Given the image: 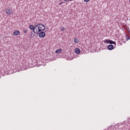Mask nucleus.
Returning <instances> with one entry per match:
<instances>
[{
  "label": "nucleus",
  "mask_w": 130,
  "mask_h": 130,
  "mask_svg": "<svg viewBox=\"0 0 130 130\" xmlns=\"http://www.w3.org/2000/svg\"><path fill=\"white\" fill-rule=\"evenodd\" d=\"M38 29V32H41L42 31H44V30H45V26L44 25V24L42 23H40Z\"/></svg>",
  "instance_id": "1"
},
{
  "label": "nucleus",
  "mask_w": 130,
  "mask_h": 130,
  "mask_svg": "<svg viewBox=\"0 0 130 130\" xmlns=\"http://www.w3.org/2000/svg\"><path fill=\"white\" fill-rule=\"evenodd\" d=\"M104 42L105 43H107V44L109 43L111 45V44H114L115 46V45H116V43L115 42L111 40H105L104 41Z\"/></svg>",
  "instance_id": "2"
},
{
  "label": "nucleus",
  "mask_w": 130,
  "mask_h": 130,
  "mask_svg": "<svg viewBox=\"0 0 130 130\" xmlns=\"http://www.w3.org/2000/svg\"><path fill=\"white\" fill-rule=\"evenodd\" d=\"M29 28L30 29V30H31V31H32V32H34L35 34H37V32L35 31V27L34 25H29Z\"/></svg>",
  "instance_id": "3"
},
{
  "label": "nucleus",
  "mask_w": 130,
  "mask_h": 130,
  "mask_svg": "<svg viewBox=\"0 0 130 130\" xmlns=\"http://www.w3.org/2000/svg\"><path fill=\"white\" fill-rule=\"evenodd\" d=\"M45 32L44 31H40L39 33V36L40 37V38H44V37H45Z\"/></svg>",
  "instance_id": "4"
},
{
  "label": "nucleus",
  "mask_w": 130,
  "mask_h": 130,
  "mask_svg": "<svg viewBox=\"0 0 130 130\" xmlns=\"http://www.w3.org/2000/svg\"><path fill=\"white\" fill-rule=\"evenodd\" d=\"M6 13L7 15H9V16L11 15V14L12 13V11L10 8H7L6 10Z\"/></svg>",
  "instance_id": "5"
},
{
  "label": "nucleus",
  "mask_w": 130,
  "mask_h": 130,
  "mask_svg": "<svg viewBox=\"0 0 130 130\" xmlns=\"http://www.w3.org/2000/svg\"><path fill=\"white\" fill-rule=\"evenodd\" d=\"M107 48L109 50H113V49H114V46L113 45H109Z\"/></svg>",
  "instance_id": "6"
},
{
  "label": "nucleus",
  "mask_w": 130,
  "mask_h": 130,
  "mask_svg": "<svg viewBox=\"0 0 130 130\" xmlns=\"http://www.w3.org/2000/svg\"><path fill=\"white\" fill-rule=\"evenodd\" d=\"M13 35L15 36H18V35H20V31L19 30H15L13 32Z\"/></svg>",
  "instance_id": "7"
},
{
  "label": "nucleus",
  "mask_w": 130,
  "mask_h": 130,
  "mask_svg": "<svg viewBox=\"0 0 130 130\" xmlns=\"http://www.w3.org/2000/svg\"><path fill=\"white\" fill-rule=\"evenodd\" d=\"M75 53H76V54H79V53H80V52H81V50H80V49L79 48H76L75 50Z\"/></svg>",
  "instance_id": "8"
},
{
  "label": "nucleus",
  "mask_w": 130,
  "mask_h": 130,
  "mask_svg": "<svg viewBox=\"0 0 130 130\" xmlns=\"http://www.w3.org/2000/svg\"><path fill=\"white\" fill-rule=\"evenodd\" d=\"M60 51H61V49H57L55 51V53H60Z\"/></svg>",
  "instance_id": "9"
},
{
  "label": "nucleus",
  "mask_w": 130,
  "mask_h": 130,
  "mask_svg": "<svg viewBox=\"0 0 130 130\" xmlns=\"http://www.w3.org/2000/svg\"><path fill=\"white\" fill-rule=\"evenodd\" d=\"M23 32L24 34H27V33H28V30H27V29H23Z\"/></svg>",
  "instance_id": "10"
},
{
  "label": "nucleus",
  "mask_w": 130,
  "mask_h": 130,
  "mask_svg": "<svg viewBox=\"0 0 130 130\" xmlns=\"http://www.w3.org/2000/svg\"><path fill=\"white\" fill-rule=\"evenodd\" d=\"M125 38H126V40H127V41L130 40V37L127 36V35H125Z\"/></svg>",
  "instance_id": "11"
},
{
  "label": "nucleus",
  "mask_w": 130,
  "mask_h": 130,
  "mask_svg": "<svg viewBox=\"0 0 130 130\" xmlns=\"http://www.w3.org/2000/svg\"><path fill=\"white\" fill-rule=\"evenodd\" d=\"M75 43H79V40L77 39H74Z\"/></svg>",
  "instance_id": "12"
},
{
  "label": "nucleus",
  "mask_w": 130,
  "mask_h": 130,
  "mask_svg": "<svg viewBox=\"0 0 130 130\" xmlns=\"http://www.w3.org/2000/svg\"><path fill=\"white\" fill-rule=\"evenodd\" d=\"M34 27H35V29H36V28L39 27V23H38V24H37V25H35L34 26Z\"/></svg>",
  "instance_id": "13"
},
{
  "label": "nucleus",
  "mask_w": 130,
  "mask_h": 130,
  "mask_svg": "<svg viewBox=\"0 0 130 130\" xmlns=\"http://www.w3.org/2000/svg\"><path fill=\"white\" fill-rule=\"evenodd\" d=\"M126 29L127 30V32H128L129 34H130V29L129 27H127L126 28Z\"/></svg>",
  "instance_id": "14"
},
{
  "label": "nucleus",
  "mask_w": 130,
  "mask_h": 130,
  "mask_svg": "<svg viewBox=\"0 0 130 130\" xmlns=\"http://www.w3.org/2000/svg\"><path fill=\"white\" fill-rule=\"evenodd\" d=\"M61 31H63L64 30V27H62L61 28Z\"/></svg>",
  "instance_id": "15"
},
{
  "label": "nucleus",
  "mask_w": 130,
  "mask_h": 130,
  "mask_svg": "<svg viewBox=\"0 0 130 130\" xmlns=\"http://www.w3.org/2000/svg\"><path fill=\"white\" fill-rule=\"evenodd\" d=\"M30 34H31V35H30V36H32V37L34 36V35H33V32L31 31V32H30Z\"/></svg>",
  "instance_id": "16"
},
{
  "label": "nucleus",
  "mask_w": 130,
  "mask_h": 130,
  "mask_svg": "<svg viewBox=\"0 0 130 130\" xmlns=\"http://www.w3.org/2000/svg\"><path fill=\"white\" fill-rule=\"evenodd\" d=\"M68 1H70V0H64V2H68ZM71 1H72V0H71ZM73 1H74V0H73Z\"/></svg>",
  "instance_id": "17"
},
{
  "label": "nucleus",
  "mask_w": 130,
  "mask_h": 130,
  "mask_svg": "<svg viewBox=\"0 0 130 130\" xmlns=\"http://www.w3.org/2000/svg\"><path fill=\"white\" fill-rule=\"evenodd\" d=\"M62 4H63V3H60V5H62Z\"/></svg>",
  "instance_id": "18"
},
{
  "label": "nucleus",
  "mask_w": 130,
  "mask_h": 130,
  "mask_svg": "<svg viewBox=\"0 0 130 130\" xmlns=\"http://www.w3.org/2000/svg\"><path fill=\"white\" fill-rule=\"evenodd\" d=\"M129 1H130V0H129Z\"/></svg>",
  "instance_id": "19"
}]
</instances>
